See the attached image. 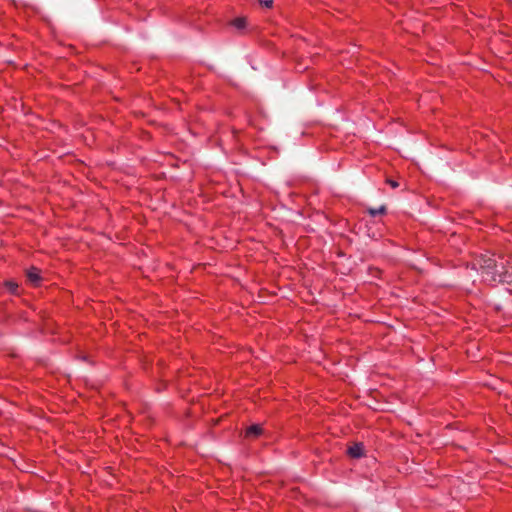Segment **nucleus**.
<instances>
[{"instance_id":"nucleus-6","label":"nucleus","mask_w":512,"mask_h":512,"mask_svg":"<svg viewBox=\"0 0 512 512\" xmlns=\"http://www.w3.org/2000/svg\"><path fill=\"white\" fill-rule=\"evenodd\" d=\"M384 212H385V207L384 206H381L379 209H370L369 210V213L372 216H376V215L382 214Z\"/></svg>"},{"instance_id":"nucleus-1","label":"nucleus","mask_w":512,"mask_h":512,"mask_svg":"<svg viewBox=\"0 0 512 512\" xmlns=\"http://www.w3.org/2000/svg\"><path fill=\"white\" fill-rule=\"evenodd\" d=\"M483 274L490 276L492 280H496V276L500 281L512 282V264L508 261L498 263L495 259L487 258L483 260L481 265Z\"/></svg>"},{"instance_id":"nucleus-8","label":"nucleus","mask_w":512,"mask_h":512,"mask_svg":"<svg viewBox=\"0 0 512 512\" xmlns=\"http://www.w3.org/2000/svg\"><path fill=\"white\" fill-rule=\"evenodd\" d=\"M259 3L266 8H271L273 5V0H259Z\"/></svg>"},{"instance_id":"nucleus-9","label":"nucleus","mask_w":512,"mask_h":512,"mask_svg":"<svg viewBox=\"0 0 512 512\" xmlns=\"http://www.w3.org/2000/svg\"><path fill=\"white\" fill-rule=\"evenodd\" d=\"M387 183L392 187V188H397L399 186L398 182L392 180V179H387Z\"/></svg>"},{"instance_id":"nucleus-5","label":"nucleus","mask_w":512,"mask_h":512,"mask_svg":"<svg viewBox=\"0 0 512 512\" xmlns=\"http://www.w3.org/2000/svg\"><path fill=\"white\" fill-rule=\"evenodd\" d=\"M246 25V20L244 18H237L233 21V26L237 29H243Z\"/></svg>"},{"instance_id":"nucleus-4","label":"nucleus","mask_w":512,"mask_h":512,"mask_svg":"<svg viewBox=\"0 0 512 512\" xmlns=\"http://www.w3.org/2000/svg\"><path fill=\"white\" fill-rule=\"evenodd\" d=\"M262 433V428L260 425H252L246 431L247 437H257Z\"/></svg>"},{"instance_id":"nucleus-7","label":"nucleus","mask_w":512,"mask_h":512,"mask_svg":"<svg viewBox=\"0 0 512 512\" xmlns=\"http://www.w3.org/2000/svg\"><path fill=\"white\" fill-rule=\"evenodd\" d=\"M6 285H7L8 289H9L11 292H13V293H15V292H16L17 287H18L17 283L10 281V282H7V284H6Z\"/></svg>"},{"instance_id":"nucleus-3","label":"nucleus","mask_w":512,"mask_h":512,"mask_svg":"<svg viewBox=\"0 0 512 512\" xmlns=\"http://www.w3.org/2000/svg\"><path fill=\"white\" fill-rule=\"evenodd\" d=\"M348 453L353 458H359L363 453V445L362 444H354L348 449Z\"/></svg>"},{"instance_id":"nucleus-2","label":"nucleus","mask_w":512,"mask_h":512,"mask_svg":"<svg viewBox=\"0 0 512 512\" xmlns=\"http://www.w3.org/2000/svg\"><path fill=\"white\" fill-rule=\"evenodd\" d=\"M27 278L32 284L37 285L40 281V271L35 267L29 269L27 271Z\"/></svg>"}]
</instances>
